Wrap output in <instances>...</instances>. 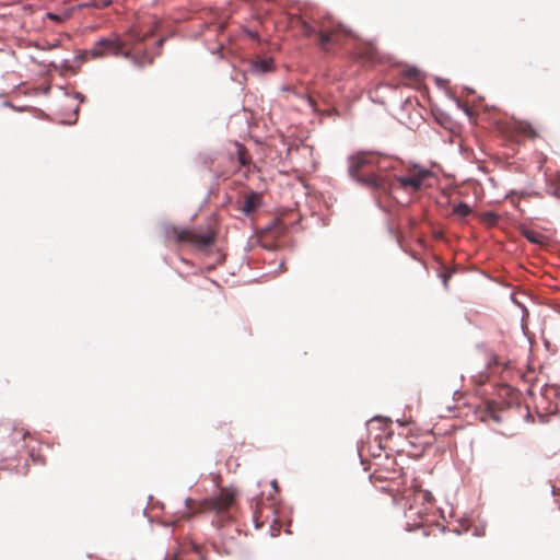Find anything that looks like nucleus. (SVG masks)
Instances as JSON below:
<instances>
[{
    "mask_svg": "<svg viewBox=\"0 0 560 560\" xmlns=\"http://www.w3.org/2000/svg\"><path fill=\"white\" fill-rule=\"evenodd\" d=\"M235 499V492L231 489L223 488L217 495L203 500L200 504L203 509L212 510L221 513L230 509Z\"/></svg>",
    "mask_w": 560,
    "mask_h": 560,
    "instance_id": "f257e3e1",
    "label": "nucleus"
},
{
    "mask_svg": "<svg viewBox=\"0 0 560 560\" xmlns=\"http://www.w3.org/2000/svg\"><path fill=\"white\" fill-rule=\"evenodd\" d=\"M122 43L117 38H101L90 49L89 54L92 58H101L105 56H118L122 50Z\"/></svg>",
    "mask_w": 560,
    "mask_h": 560,
    "instance_id": "f03ea898",
    "label": "nucleus"
},
{
    "mask_svg": "<svg viewBox=\"0 0 560 560\" xmlns=\"http://www.w3.org/2000/svg\"><path fill=\"white\" fill-rule=\"evenodd\" d=\"M432 175L428 168L421 167L412 175L398 176L397 182L402 188H411L412 191L421 189L423 182Z\"/></svg>",
    "mask_w": 560,
    "mask_h": 560,
    "instance_id": "7ed1b4c3",
    "label": "nucleus"
},
{
    "mask_svg": "<svg viewBox=\"0 0 560 560\" xmlns=\"http://www.w3.org/2000/svg\"><path fill=\"white\" fill-rule=\"evenodd\" d=\"M353 182H355L358 185L370 189V190H381L386 191L388 190V185L386 183L385 177L380 176L375 173H370L368 175H358L353 178H351Z\"/></svg>",
    "mask_w": 560,
    "mask_h": 560,
    "instance_id": "20e7f679",
    "label": "nucleus"
},
{
    "mask_svg": "<svg viewBox=\"0 0 560 560\" xmlns=\"http://www.w3.org/2000/svg\"><path fill=\"white\" fill-rule=\"evenodd\" d=\"M373 164V155L369 152H358L348 158V174L353 178L368 165Z\"/></svg>",
    "mask_w": 560,
    "mask_h": 560,
    "instance_id": "39448f33",
    "label": "nucleus"
},
{
    "mask_svg": "<svg viewBox=\"0 0 560 560\" xmlns=\"http://www.w3.org/2000/svg\"><path fill=\"white\" fill-rule=\"evenodd\" d=\"M163 233L165 238L175 240L176 242H182L189 236V231L186 229H179L173 224L165 223L163 224Z\"/></svg>",
    "mask_w": 560,
    "mask_h": 560,
    "instance_id": "423d86ee",
    "label": "nucleus"
},
{
    "mask_svg": "<svg viewBox=\"0 0 560 560\" xmlns=\"http://www.w3.org/2000/svg\"><path fill=\"white\" fill-rule=\"evenodd\" d=\"M412 491V501L418 504H432L434 501V498L432 493L429 490H423L418 485H413L411 487Z\"/></svg>",
    "mask_w": 560,
    "mask_h": 560,
    "instance_id": "0eeeda50",
    "label": "nucleus"
},
{
    "mask_svg": "<svg viewBox=\"0 0 560 560\" xmlns=\"http://www.w3.org/2000/svg\"><path fill=\"white\" fill-rule=\"evenodd\" d=\"M273 61L271 58L258 59L252 62L250 71L255 74L267 73L272 70Z\"/></svg>",
    "mask_w": 560,
    "mask_h": 560,
    "instance_id": "6e6552de",
    "label": "nucleus"
},
{
    "mask_svg": "<svg viewBox=\"0 0 560 560\" xmlns=\"http://www.w3.org/2000/svg\"><path fill=\"white\" fill-rule=\"evenodd\" d=\"M191 240L200 246H208L213 242V236L210 233H196L195 235H190Z\"/></svg>",
    "mask_w": 560,
    "mask_h": 560,
    "instance_id": "1a4fd4ad",
    "label": "nucleus"
},
{
    "mask_svg": "<svg viewBox=\"0 0 560 560\" xmlns=\"http://www.w3.org/2000/svg\"><path fill=\"white\" fill-rule=\"evenodd\" d=\"M256 198L257 195L252 192L250 196H247L244 200V205L242 207V211L245 215H248L253 212V210L256 208Z\"/></svg>",
    "mask_w": 560,
    "mask_h": 560,
    "instance_id": "9d476101",
    "label": "nucleus"
},
{
    "mask_svg": "<svg viewBox=\"0 0 560 560\" xmlns=\"http://www.w3.org/2000/svg\"><path fill=\"white\" fill-rule=\"evenodd\" d=\"M454 214H456L459 218H465L470 212V207L465 202H459L453 208Z\"/></svg>",
    "mask_w": 560,
    "mask_h": 560,
    "instance_id": "9b49d317",
    "label": "nucleus"
},
{
    "mask_svg": "<svg viewBox=\"0 0 560 560\" xmlns=\"http://www.w3.org/2000/svg\"><path fill=\"white\" fill-rule=\"evenodd\" d=\"M520 131L530 138L537 137V131L534 129V127L528 122H522L518 127Z\"/></svg>",
    "mask_w": 560,
    "mask_h": 560,
    "instance_id": "f8f14e48",
    "label": "nucleus"
},
{
    "mask_svg": "<svg viewBox=\"0 0 560 560\" xmlns=\"http://www.w3.org/2000/svg\"><path fill=\"white\" fill-rule=\"evenodd\" d=\"M523 235L530 242V243H540V235L532 230H524Z\"/></svg>",
    "mask_w": 560,
    "mask_h": 560,
    "instance_id": "ddd939ff",
    "label": "nucleus"
},
{
    "mask_svg": "<svg viewBox=\"0 0 560 560\" xmlns=\"http://www.w3.org/2000/svg\"><path fill=\"white\" fill-rule=\"evenodd\" d=\"M112 3V0H101V1H92L85 4H82V7H91L96 9L106 8Z\"/></svg>",
    "mask_w": 560,
    "mask_h": 560,
    "instance_id": "4468645a",
    "label": "nucleus"
},
{
    "mask_svg": "<svg viewBox=\"0 0 560 560\" xmlns=\"http://www.w3.org/2000/svg\"><path fill=\"white\" fill-rule=\"evenodd\" d=\"M330 42H331V35L326 31H322L319 34L320 46L325 48L326 45H328Z\"/></svg>",
    "mask_w": 560,
    "mask_h": 560,
    "instance_id": "2eb2a0df",
    "label": "nucleus"
},
{
    "mask_svg": "<svg viewBox=\"0 0 560 560\" xmlns=\"http://www.w3.org/2000/svg\"><path fill=\"white\" fill-rule=\"evenodd\" d=\"M184 503H185V508H186V510H187V512H186L187 516L192 515L194 513H192V512H189V510L191 509L192 500H191L190 498H186V499H185V501H184Z\"/></svg>",
    "mask_w": 560,
    "mask_h": 560,
    "instance_id": "dca6fc26",
    "label": "nucleus"
},
{
    "mask_svg": "<svg viewBox=\"0 0 560 560\" xmlns=\"http://www.w3.org/2000/svg\"><path fill=\"white\" fill-rule=\"evenodd\" d=\"M303 30H304V33L307 35V36H311L315 33V30L308 25L307 23H304L303 24Z\"/></svg>",
    "mask_w": 560,
    "mask_h": 560,
    "instance_id": "f3484780",
    "label": "nucleus"
},
{
    "mask_svg": "<svg viewBox=\"0 0 560 560\" xmlns=\"http://www.w3.org/2000/svg\"><path fill=\"white\" fill-rule=\"evenodd\" d=\"M47 18L49 20H52V21H57V22H62L63 21V18L58 15V14H55V13H48L47 14Z\"/></svg>",
    "mask_w": 560,
    "mask_h": 560,
    "instance_id": "a211bd4d",
    "label": "nucleus"
},
{
    "mask_svg": "<svg viewBox=\"0 0 560 560\" xmlns=\"http://www.w3.org/2000/svg\"><path fill=\"white\" fill-rule=\"evenodd\" d=\"M418 74V70L416 68H410L407 70L406 75L408 78H416Z\"/></svg>",
    "mask_w": 560,
    "mask_h": 560,
    "instance_id": "6ab92c4d",
    "label": "nucleus"
},
{
    "mask_svg": "<svg viewBox=\"0 0 560 560\" xmlns=\"http://www.w3.org/2000/svg\"><path fill=\"white\" fill-rule=\"evenodd\" d=\"M443 284L445 288H447V281H448V277L446 275H443Z\"/></svg>",
    "mask_w": 560,
    "mask_h": 560,
    "instance_id": "aec40b11",
    "label": "nucleus"
},
{
    "mask_svg": "<svg viewBox=\"0 0 560 560\" xmlns=\"http://www.w3.org/2000/svg\"><path fill=\"white\" fill-rule=\"evenodd\" d=\"M162 44H163V39H160V40L158 42V45H159V46H161Z\"/></svg>",
    "mask_w": 560,
    "mask_h": 560,
    "instance_id": "412c9836",
    "label": "nucleus"
},
{
    "mask_svg": "<svg viewBox=\"0 0 560 560\" xmlns=\"http://www.w3.org/2000/svg\"><path fill=\"white\" fill-rule=\"evenodd\" d=\"M77 97H78V100H81V101L83 98L80 94H77Z\"/></svg>",
    "mask_w": 560,
    "mask_h": 560,
    "instance_id": "4be33fe9",
    "label": "nucleus"
},
{
    "mask_svg": "<svg viewBox=\"0 0 560 560\" xmlns=\"http://www.w3.org/2000/svg\"><path fill=\"white\" fill-rule=\"evenodd\" d=\"M77 97H78V100H81V101L83 98L80 94H77Z\"/></svg>",
    "mask_w": 560,
    "mask_h": 560,
    "instance_id": "5701e85b",
    "label": "nucleus"
},
{
    "mask_svg": "<svg viewBox=\"0 0 560 560\" xmlns=\"http://www.w3.org/2000/svg\"><path fill=\"white\" fill-rule=\"evenodd\" d=\"M201 560H205V559H201Z\"/></svg>",
    "mask_w": 560,
    "mask_h": 560,
    "instance_id": "b1692460",
    "label": "nucleus"
}]
</instances>
